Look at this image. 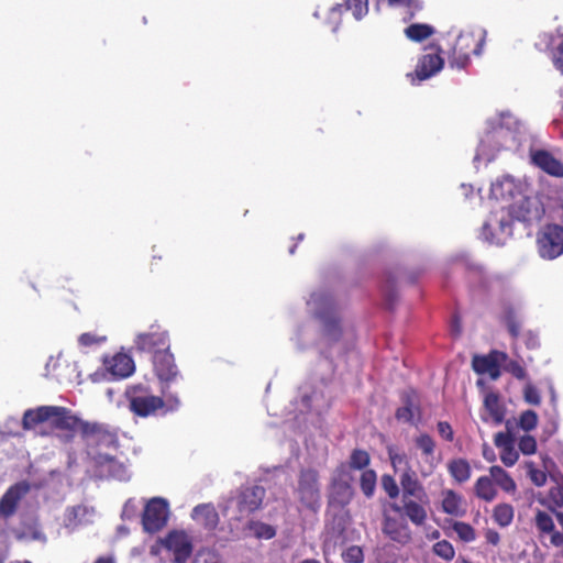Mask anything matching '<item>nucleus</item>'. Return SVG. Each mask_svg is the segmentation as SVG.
Here are the masks:
<instances>
[{
	"mask_svg": "<svg viewBox=\"0 0 563 563\" xmlns=\"http://www.w3.org/2000/svg\"><path fill=\"white\" fill-rule=\"evenodd\" d=\"M80 419L69 409L60 406H40L23 413L22 428L34 430L40 435H49L54 431L74 432L79 428Z\"/></svg>",
	"mask_w": 563,
	"mask_h": 563,
	"instance_id": "nucleus-1",
	"label": "nucleus"
},
{
	"mask_svg": "<svg viewBox=\"0 0 563 563\" xmlns=\"http://www.w3.org/2000/svg\"><path fill=\"white\" fill-rule=\"evenodd\" d=\"M296 498L311 512H318L321 507L320 473L313 467H302L297 475V486L294 490Z\"/></svg>",
	"mask_w": 563,
	"mask_h": 563,
	"instance_id": "nucleus-2",
	"label": "nucleus"
},
{
	"mask_svg": "<svg viewBox=\"0 0 563 563\" xmlns=\"http://www.w3.org/2000/svg\"><path fill=\"white\" fill-rule=\"evenodd\" d=\"M266 490L260 485L241 486L228 500L227 510L232 509V519L242 521L263 507Z\"/></svg>",
	"mask_w": 563,
	"mask_h": 563,
	"instance_id": "nucleus-3",
	"label": "nucleus"
},
{
	"mask_svg": "<svg viewBox=\"0 0 563 563\" xmlns=\"http://www.w3.org/2000/svg\"><path fill=\"white\" fill-rule=\"evenodd\" d=\"M485 41V31L462 32L452 48L449 64L454 68H465L470 63V55H479Z\"/></svg>",
	"mask_w": 563,
	"mask_h": 563,
	"instance_id": "nucleus-4",
	"label": "nucleus"
},
{
	"mask_svg": "<svg viewBox=\"0 0 563 563\" xmlns=\"http://www.w3.org/2000/svg\"><path fill=\"white\" fill-rule=\"evenodd\" d=\"M353 475L345 472L344 466H336L332 473L328 492V506L346 507L354 497Z\"/></svg>",
	"mask_w": 563,
	"mask_h": 563,
	"instance_id": "nucleus-5",
	"label": "nucleus"
},
{
	"mask_svg": "<svg viewBox=\"0 0 563 563\" xmlns=\"http://www.w3.org/2000/svg\"><path fill=\"white\" fill-rule=\"evenodd\" d=\"M311 300L317 306V316L323 322L324 338L330 346L342 335L333 302L329 297L317 294L312 295Z\"/></svg>",
	"mask_w": 563,
	"mask_h": 563,
	"instance_id": "nucleus-6",
	"label": "nucleus"
},
{
	"mask_svg": "<svg viewBox=\"0 0 563 563\" xmlns=\"http://www.w3.org/2000/svg\"><path fill=\"white\" fill-rule=\"evenodd\" d=\"M134 349L139 353H148L152 356L170 349L168 332L158 324H152L147 331L136 334Z\"/></svg>",
	"mask_w": 563,
	"mask_h": 563,
	"instance_id": "nucleus-7",
	"label": "nucleus"
},
{
	"mask_svg": "<svg viewBox=\"0 0 563 563\" xmlns=\"http://www.w3.org/2000/svg\"><path fill=\"white\" fill-rule=\"evenodd\" d=\"M129 409L137 417L146 418L163 409L165 401L159 396L148 395L146 389L141 386H134L128 391Z\"/></svg>",
	"mask_w": 563,
	"mask_h": 563,
	"instance_id": "nucleus-8",
	"label": "nucleus"
},
{
	"mask_svg": "<svg viewBox=\"0 0 563 563\" xmlns=\"http://www.w3.org/2000/svg\"><path fill=\"white\" fill-rule=\"evenodd\" d=\"M537 246L540 256L544 260H554L563 254V227L547 224L537 236Z\"/></svg>",
	"mask_w": 563,
	"mask_h": 563,
	"instance_id": "nucleus-9",
	"label": "nucleus"
},
{
	"mask_svg": "<svg viewBox=\"0 0 563 563\" xmlns=\"http://www.w3.org/2000/svg\"><path fill=\"white\" fill-rule=\"evenodd\" d=\"M168 519V504L161 497L152 498L145 506L142 515L143 529L146 532L155 533L162 530Z\"/></svg>",
	"mask_w": 563,
	"mask_h": 563,
	"instance_id": "nucleus-10",
	"label": "nucleus"
},
{
	"mask_svg": "<svg viewBox=\"0 0 563 563\" xmlns=\"http://www.w3.org/2000/svg\"><path fill=\"white\" fill-rule=\"evenodd\" d=\"M152 365L154 374L162 383V393L166 395V389L169 387V384L179 375V371L170 349L152 356Z\"/></svg>",
	"mask_w": 563,
	"mask_h": 563,
	"instance_id": "nucleus-11",
	"label": "nucleus"
},
{
	"mask_svg": "<svg viewBox=\"0 0 563 563\" xmlns=\"http://www.w3.org/2000/svg\"><path fill=\"white\" fill-rule=\"evenodd\" d=\"M508 360L505 352L492 350L486 355H474L472 358V367L479 375L487 374L493 380L500 377V365Z\"/></svg>",
	"mask_w": 563,
	"mask_h": 563,
	"instance_id": "nucleus-12",
	"label": "nucleus"
},
{
	"mask_svg": "<svg viewBox=\"0 0 563 563\" xmlns=\"http://www.w3.org/2000/svg\"><path fill=\"white\" fill-rule=\"evenodd\" d=\"M78 431L84 439L93 440L98 444L112 445L118 441L115 429L106 423L80 420Z\"/></svg>",
	"mask_w": 563,
	"mask_h": 563,
	"instance_id": "nucleus-13",
	"label": "nucleus"
},
{
	"mask_svg": "<svg viewBox=\"0 0 563 563\" xmlns=\"http://www.w3.org/2000/svg\"><path fill=\"white\" fill-rule=\"evenodd\" d=\"M399 482L402 489V501L418 500L421 504H429L427 492L419 482L415 471L411 468L406 470L400 475Z\"/></svg>",
	"mask_w": 563,
	"mask_h": 563,
	"instance_id": "nucleus-14",
	"label": "nucleus"
},
{
	"mask_svg": "<svg viewBox=\"0 0 563 563\" xmlns=\"http://www.w3.org/2000/svg\"><path fill=\"white\" fill-rule=\"evenodd\" d=\"M164 547L173 552L175 563H187L192 553L191 541L185 532H169L164 540Z\"/></svg>",
	"mask_w": 563,
	"mask_h": 563,
	"instance_id": "nucleus-15",
	"label": "nucleus"
},
{
	"mask_svg": "<svg viewBox=\"0 0 563 563\" xmlns=\"http://www.w3.org/2000/svg\"><path fill=\"white\" fill-rule=\"evenodd\" d=\"M415 445L421 451V454L424 457V464L419 468L420 475L422 477H428L434 472L438 465L434 459L437 448L435 441L430 434L421 433L415 438Z\"/></svg>",
	"mask_w": 563,
	"mask_h": 563,
	"instance_id": "nucleus-16",
	"label": "nucleus"
},
{
	"mask_svg": "<svg viewBox=\"0 0 563 563\" xmlns=\"http://www.w3.org/2000/svg\"><path fill=\"white\" fill-rule=\"evenodd\" d=\"M498 318L506 325L509 335L514 340H517L521 330V322L519 320L517 306L507 298L500 299Z\"/></svg>",
	"mask_w": 563,
	"mask_h": 563,
	"instance_id": "nucleus-17",
	"label": "nucleus"
},
{
	"mask_svg": "<svg viewBox=\"0 0 563 563\" xmlns=\"http://www.w3.org/2000/svg\"><path fill=\"white\" fill-rule=\"evenodd\" d=\"M531 162L534 166L550 176L563 177V163L545 150L530 151Z\"/></svg>",
	"mask_w": 563,
	"mask_h": 563,
	"instance_id": "nucleus-18",
	"label": "nucleus"
},
{
	"mask_svg": "<svg viewBox=\"0 0 563 563\" xmlns=\"http://www.w3.org/2000/svg\"><path fill=\"white\" fill-rule=\"evenodd\" d=\"M29 484L25 482L10 486L0 499V515L11 517L18 507L21 498L29 492Z\"/></svg>",
	"mask_w": 563,
	"mask_h": 563,
	"instance_id": "nucleus-19",
	"label": "nucleus"
},
{
	"mask_svg": "<svg viewBox=\"0 0 563 563\" xmlns=\"http://www.w3.org/2000/svg\"><path fill=\"white\" fill-rule=\"evenodd\" d=\"M191 518L205 530L213 532L220 522L219 514L212 503L199 504L191 512Z\"/></svg>",
	"mask_w": 563,
	"mask_h": 563,
	"instance_id": "nucleus-20",
	"label": "nucleus"
},
{
	"mask_svg": "<svg viewBox=\"0 0 563 563\" xmlns=\"http://www.w3.org/2000/svg\"><path fill=\"white\" fill-rule=\"evenodd\" d=\"M104 366L108 372L119 378L128 377L134 372L133 360L124 353H118L109 358H104Z\"/></svg>",
	"mask_w": 563,
	"mask_h": 563,
	"instance_id": "nucleus-21",
	"label": "nucleus"
},
{
	"mask_svg": "<svg viewBox=\"0 0 563 563\" xmlns=\"http://www.w3.org/2000/svg\"><path fill=\"white\" fill-rule=\"evenodd\" d=\"M443 67V59L438 53L423 55L416 68V76L424 80L435 75Z\"/></svg>",
	"mask_w": 563,
	"mask_h": 563,
	"instance_id": "nucleus-22",
	"label": "nucleus"
},
{
	"mask_svg": "<svg viewBox=\"0 0 563 563\" xmlns=\"http://www.w3.org/2000/svg\"><path fill=\"white\" fill-rule=\"evenodd\" d=\"M383 531L388 538L400 544H407L411 540V531L409 527L393 518H387L385 520Z\"/></svg>",
	"mask_w": 563,
	"mask_h": 563,
	"instance_id": "nucleus-23",
	"label": "nucleus"
},
{
	"mask_svg": "<svg viewBox=\"0 0 563 563\" xmlns=\"http://www.w3.org/2000/svg\"><path fill=\"white\" fill-rule=\"evenodd\" d=\"M463 499L462 496L459 495L453 489H445L442 492V511L446 515L454 517H462L465 514V509H463Z\"/></svg>",
	"mask_w": 563,
	"mask_h": 563,
	"instance_id": "nucleus-24",
	"label": "nucleus"
},
{
	"mask_svg": "<svg viewBox=\"0 0 563 563\" xmlns=\"http://www.w3.org/2000/svg\"><path fill=\"white\" fill-rule=\"evenodd\" d=\"M371 463L369 453L363 449L352 450L347 462H342L338 466H344L347 474H352V471H365L368 470Z\"/></svg>",
	"mask_w": 563,
	"mask_h": 563,
	"instance_id": "nucleus-25",
	"label": "nucleus"
},
{
	"mask_svg": "<svg viewBox=\"0 0 563 563\" xmlns=\"http://www.w3.org/2000/svg\"><path fill=\"white\" fill-rule=\"evenodd\" d=\"M484 407L489 412L493 421L496 424H500L504 421L506 408L500 401V397L497 393L489 391L485 395Z\"/></svg>",
	"mask_w": 563,
	"mask_h": 563,
	"instance_id": "nucleus-26",
	"label": "nucleus"
},
{
	"mask_svg": "<svg viewBox=\"0 0 563 563\" xmlns=\"http://www.w3.org/2000/svg\"><path fill=\"white\" fill-rule=\"evenodd\" d=\"M489 476L494 484L500 487L505 493L515 494L517 485L514 478L503 467L493 465L489 467Z\"/></svg>",
	"mask_w": 563,
	"mask_h": 563,
	"instance_id": "nucleus-27",
	"label": "nucleus"
},
{
	"mask_svg": "<svg viewBox=\"0 0 563 563\" xmlns=\"http://www.w3.org/2000/svg\"><path fill=\"white\" fill-rule=\"evenodd\" d=\"M404 406L399 407L395 417L399 421L412 422L415 413L413 409L417 407V395L413 390L406 391L401 396Z\"/></svg>",
	"mask_w": 563,
	"mask_h": 563,
	"instance_id": "nucleus-28",
	"label": "nucleus"
},
{
	"mask_svg": "<svg viewBox=\"0 0 563 563\" xmlns=\"http://www.w3.org/2000/svg\"><path fill=\"white\" fill-rule=\"evenodd\" d=\"M476 497L486 503L493 501L497 496V489L490 476H481L474 484Z\"/></svg>",
	"mask_w": 563,
	"mask_h": 563,
	"instance_id": "nucleus-29",
	"label": "nucleus"
},
{
	"mask_svg": "<svg viewBox=\"0 0 563 563\" xmlns=\"http://www.w3.org/2000/svg\"><path fill=\"white\" fill-rule=\"evenodd\" d=\"M402 503L404 511L409 520L416 526L424 525L428 517L424 508L427 504H421L418 500H405Z\"/></svg>",
	"mask_w": 563,
	"mask_h": 563,
	"instance_id": "nucleus-30",
	"label": "nucleus"
},
{
	"mask_svg": "<svg viewBox=\"0 0 563 563\" xmlns=\"http://www.w3.org/2000/svg\"><path fill=\"white\" fill-rule=\"evenodd\" d=\"M448 471L457 483H465L471 478L472 468L465 459H454L449 462Z\"/></svg>",
	"mask_w": 563,
	"mask_h": 563,
	"instance_id": "nucleus-31",
	"label": "nucleus"
},
{
	"mask_svg": "<svg viewBox=\"0 0 563 563\" xmlns=\"http://www.w3.org/2000/svg\"><path fill=\"white\" fill-rule=\"evenodd\" d=\"M487 123L489 129L493 131H496L497 129L516 131L520 125L519 121L508 111L500 112L496 118L489 119Z\"/></svg>",
	"mask_w": 563,
	"mask_h": 563,
	"instance_id": "nucleus-32",
	"label": "nucleus"
},
{
	"mask_svg": "<svg viewBox=\"0 0 563 563\" xmlns=\"http://www.w3.org/2000/svg\"><path fill=\"white\" fill-rule=\"evenodd\" d=\"M515 516V509L510 504L500 503L493 509V519L501 528L511 525Z\"/></svg>",
	"mask_w": 563,
	"mask_h": 563,
	"instance_id": "nucleus-33",
	"label": "nucleus"
},
{
	"mask_svg": "<svg viewBox=\"0 0 563 563\" xmlns=\"http://www.w3.org/2000/svg\"><path fill=\"white\" fill-rule=\"evenodd\" d=\"M246 529L256 538L271 540L276 536V529L272 525L258 520H250Z\"/></svg>",
	"mask_w": 563,
	"mask_h": 563,
	"instance_id": "nucleus-34",
	"label": "nucleus"
},
{
	"mask_svg": "<svg viewBox=\"0 0 563 563\" xmlns=\"http://www.w3.org/2000/svg\"><path fill=\"white\" fill-rule=\"evenodd\" d=\"M377 483L376 472L372 468L362 471L360 476V488L365 497L372 498L375 494Z\"/></svg>",
	"mask_w": 563,
	"mask_h": 563,
	"instance_id": "nucleus-35",
	"label": "nucleus"
},
{
	"mask_svg": "<svg viewBox=\"0 0 563 563\" xmlns=\"http://www.w3.org/2000/svg\"><path fill=\"white\" fill-rule=\"evenodd\" d=\"M342 9L351 10L356 20L362 19L368 12V0H347L344 4H338L333 12H341Z\"/></svg>",
	"mask_w": 563,
	"mask_h": 563,
	"instance_id": "nucleus-36",
	"label": "nucleus"
},
{
	"mask_svg": "<svg viewBox=\"0 0 563 563\" xmlns=\"http://www.w3.org/2000/svg\"><path fill=\"white\" fill-rule=\"evenodd\" d=\"M533 522H534V526H536L538 532L541 536L550 534L551 532H554L555 525H554L553 518L547 511L538 509L536 511Z\"/></svg>",
	"mask_w": 563,
	"mask_h": 563,
	"instance_id": "nucleus-37",
	"label": "nucleus"
},
{
	"mask_svg": "<svg viewBox=\"0 0 563 563\" xmlns=\"http://www.w3.org/2000/svg\"><path fill=\"white\" fill-rule=\"evenodd\" d=\"M433 33V29L428 24H411L405 30L408 38L416 42H421Z\"/></svg>",
	"mask_w": 563,
	"mask_h": 563,
	"instance_id": "nucleus-38",
	"label": "nucleus"
},
{
	"mask_svg": "<svg viewBox=\"0 0 563 563\" xmlns=\"http://www.w3.org/2000/svg\"><path fill=\"white\" fill-rule=\"evenodd\" d=\"M544 505L552 514L558 512V509L563 508V489L559 486L552 487L548 494V503L542 500Z\"/></svg>",
	"mask_w": 563,
	"mask_h": 563,
	"instance_id": "nucleus-39",
	"label": "nucleus"
},
{
	"mask_svg": "<svg viewBox=\"0 0 563 563\" xmlns=\"http://www.w3.org/2000/svg\"><path fill=\"white\" fill-rule=\"evenodd\" d=\"M432 552L444 561H452L455 556V549L448 540H441L432 545Z\"/></svg>",
	"mask_w": 563,
	"mask_h": 563,
	"instance_id": "nucleus-40",
	"label": "nucleus"
},
{
	"mask_svg": "<svg viewBox=\"0 0 563 563\" xmlns=\"http://www.w3.org/2000/svg\"><path fill=\"white\" fill-rule=\"evenodd\" d=\"M452 528L459 538L464 542H472L476 539L475 529L467 522L455 521Z\"/></svg>",
	"mask_w": 563,
	"mask_h": 563,
	"instance_id": "nucleus-41",
	"label": "nucleus"
},
{
	"mask_svg": "<svg viewBox=\"0 0 563 563\" xmlns=\"http://www.w3.org/2000/svg\"><path fill=\"white\" fill-rule=\"evenodd\" d=\"M343 562L345 563H363L364 552L358 545H351L344 550L341 554Z\"/></svg>",
	"mask_w": 563,
	"mask_h": 563,
	"instance_id": "nucleus-42",
	"label": "nucleus"
},
{
	"mask_svg": "<svg viewBox=\"0 0 563 563\" xmlns=\"http://www.w3.org/2000/svg\"><path fill=\"white\" fill-rule=\"evenodd\" d=\"M519 427L525 431H531L538 426V415L533 410H526L519 417Z\"/></svg>",
	"mask_w": 563,
	"mask_h": 563,
	"instance_id": "nucleus-43",
	"label": "nucleus"
},
{
	"mask_svg": "<svg viewBox=\"0 0 563 563\" xmlns=\"http://www.w3.org/2000/svg\"><path fill=\"white\" fill-rule=\"evenodd\" d=\"M380 484L390 499H396L399 496V487L391 475L384 474L380 478Z\"/></svg>",
	"mask_w": 563,
	"mask_h": 563,
	"instance_id": "nucleus-44",
	"label": "nucleus"
},
{
	"mask_svg": "<svg viewBox=\"0 0 563 563\" xmlns=\"http://www.w3.org/2000/svg\"><path fill=\"white\" fill-rule=\"evenodd\" d=\"M346 520L343 517H334L333 521L327 526L328 534L332 538H340L345 533Z\"/></svg>",
	"mask_w": 563,
	"mask_h": 563,
	"instance_id": "nucleus-45",
	"label": "nucleus"
},
{
	"mask_svg": "<svg viewBox=\"0 0 563 563\" xmlns=\"http://www.w3.org/2000/svg\"><path fill=\"white\" fill-rule=\"evenodd\" d=\"M505 367L504 369L511 374L514 377H516L517 379H525L527 377V371L526 368L517 361L515 360H507L505 362Z\"/></svg>",
	"mask_w": 563,
	"mask_h": 563,
	"instance_id": "nucleus-46",
	"label": "nucleus"
},
{
	"mask_svg": "<svg viewBox=\"0 0 563 563\" xmlns=\"http://www.w3.org/2000/svg\"><path fill=\"white\" fill-rule=\"evenodd\" d=\"M527 467L529 478L536 486L541 487L547 483L548 476L545 472L536 468L532 462L528 463Z\"/></svg>",
	"mask_w": 563,
	"mask_h": 563,
	"instance_id": "nucleus-47",
	"label": "nucleus"
},
{
	"mask_svg": "<svg viewBox=\"0 0 563 563\" xmlns=\"http://www.w3.org/2000/svg\"><path fill=\"white\" fill-rule=\"evenodd\" d=\"M495 223L498 224L499 231L503 234L511 233V220L505 217H501L500 219L492 218L488 222L484 223L483 230L486 231L488 229H492Z\"/></svg>",
	"mask_w": 563,
	"mask_h": 563,
	"instance_id": "nucleus-48",
	"label": "nucleus"
},
{
	"mask_svg": "<svg viewBox=\"0 0 563 563\" xmlns=\"http://www.w3.org/2000/svg\"><path fill=\"white\" fill-rule=\"evenodd\" d=\"M519 450L525 455H530L537 451V441L532 435H523L518 443Z\"/></svg>",
	"mask_w": 563,
	"mask_h": 563,
	"instance_id": "nucleus-49",
	"label": "nucleus"
},
{
	"mask_svg": "<svg viewBox=\"0 0 563 563\" xmlns=\"http://www.w3.org/2000/svg\"><path fill=\"white\" fill-rule=\"evenodd\" d=\"M518 459L519 453L516 451L515 445L500 450V460L506 466L515 465Z\"/></svg>",
	"mask_w": 563,
	"mask_h": 563,
	"instance_id": "nucleus-50",
	"label": "nucleus"
},
{
	"mask_svg": "<svg viewBox=\"0 0 563 563\" xmlns=\"http://www.w3.org/2000/svg\"><path fill=\"white\" fill-rule=\"evenodd\" d=\"M523 398L526 402L539 406L541 404V396L537 387H534L532 384H528L523 388Z\"/></svg>",
	"mask_w": 563,
	"mask_h": 563,
	"instance_id": "nucleus-51",
	"label": "nucleus"
},
{
	"mask_svg": "<svg viewBox=\"0 0 563 563\" xmlns=\"http://www.w3.org/2000/svg\"><path fill=\"white\" fill-rule=\"evenodd\" d=\"M514 437L510 432H498L494 437V443L500 450L514 445Z\"/></svg>",
	"mask_w": 563,
	"mask_h": 563,
	"instance_id": "nucleus-52",
	"label": "nucleus"
},
{
	"mask_svg": "<svg viewBox=\"0 0 563 563\" xmlns=\"http://www.w3.org/2000/svg\"><path fill=\"white\" fill-rule=\"evenodd\" d=\"M393 7H406L410 10V16L421 8L419 0H387Z\"/></svg>",
	"mask_w": 563,
	"mask_h": 563,
	"instance_id": "nucleus-53",
	"label": "nucleus"
},
{
	"mask_svg": "<svg viewBox=\"0 0 563 563\" xmlns=\"http://www.w3.org/2000/svg\"><path fill=\"white\" fill-rule=\"evenodd\" d=\"M439 434L446 441L451 442L454 439V431L448 421H439L437 424Z\"/></svg>",
	"mask_w": 563,
	"mask_h": 563,
	"instance_id": "nucleus-54",
	"label": "nucleus"
},
{
	"mask_svg": "<svg viewBox=\"0 0 563 563\" xmlns=\"http://www.w3.org/2000/svg\"><path fill=\"white\" fill-rule=\"evenodd\" d=\"M554 66L563 73V41L556 46L553 52Z\"/></svg>",
	"mask_w": 563,
	"mask_h": 563,
	"instance_id": "nucleus-55",
	"label": "nucleus"
},
{
	"mask_svg": "<svg viewBox=\"0 0 563 563\" xmlns=\"http://www.w3.org/2000/svg\"><path fill=\"white\" fill-rule=\"evenodd\" d=\"M101 340L99 338H97L95 334L92 333H89V332H86V333H82L79 338H78V342L80 345L82 346H91L93 344H97L99 343Z\"/></svg>",
	"mask_w": 563,
	"mask_h": 563,
	"instance_id": "nucleus-56",
	"label": "nucleus"
},
{
	"mask_svg": "<svg viewBox=\"0 0 563 563\" xmlns=\"http://www.w3.org/2000/svg\"><path fill=\"white\" fill-rule=\"evenodd\" d=\"M485 540L490 545H498L500 542V536L499 533L494 529H487L484 533Z\"/></svg>",
	"mask_w": 563,
	"mask_h": 563,
	"instance_id": "nucleus-57",
	"label": "nucleus"
},
{
	"mask_svg": "<svg viewBox=\"0 0 563 563\" xmlns=\"http://www.w3.org/2000/svg\"><path fill=\"white\" fill-rule=\"evenodd\" d=\"M196 563H221V562L217 554L207 553L206 555L202 556V560L197 559Z\"/></svg>",
	"mask_w": 563,
	"mask_h": 563,
	"instance_id": "nucleus-58",
	"label": "nucleus"
},
{
	"mask_svg": "<svg viewBox=\"0 0 563 563\" xmlns=\"http://www.w3.org/2000/svg\"><path fill=\"white\" fill-rule=\"evenodd\" d=\"M551 536V543L555 547L563 545V533L555 531L550 533Z\"/></svg>",
	"mask_w": 563,
	"mask_h": 563,
	"instance_id": "nucleus-59",
	"label": "nucleus"
},
{
	"mask_svg": "<svg viewBox=\"0 0 563 563\" xmlns=\"http://www.w3.org/2000/svg\"><path fill=\"white\" fill-rule=\"evenodd\" d=\"M537 343H538V342H537V338H536L531 332H529V333H528V340H527V343H526V344H527V346H528L529 349H533V347H536V346H537Z\"/></svg>",
	"mask_w": 563,
	"mask_h": 563,
	"instance_id": "nucleus-60",
	"label": "nucleus"
},
{
	"mask_svg": "<svg viewBox=\"0 0 563 563\" xmlns=\"http://www.w3.org/2000/svg\"><path fill=\"white\" fill-rule=\"evenodd\" d=\"M394 300H395V294L393 290H388L386 292V301H387V306L389 309L393 308V305H394Z\"/></svg>",
	"mask_w": 563,
	"mask_h": 563,
	"instance_id": "nucleus-61",
	"label": "nucleus"
},
{
	"mask_svg": "<svg viewBox=\"0 0 563 563\" xmlns=\"http://www.w3.org/2000/svg\"><path fill=\"white\" fill-rule=\"evenodd\" d=\"M483 456H484L487 461H489V462H493V461L495 460V454H494V452H493V451H488V450H486V449H484V451H483Z\"/></svg>",
	"mask_w": 563,
	"mask_h": 563,
	"instance_id": "nucleus-62",
	"label": "nucleus"
},
{
	"mask_svg": "<svg viewBox=\"0 0 563 563\" xmlns=\"http://www.w3.org/2000/svg\"><path fill=\"white\" fill-rule=\"evenodd\" d=\"M95 563H114V560L111 556H100Z\"/></svg>",
	"mask_w": 563,
	"mask_h": 563,
	"instance_id": "nucleus-63",
	"label": "nucleus"
},
{
	"mask_svg": "<svg viewBox=\"0 0 563 563\" xmlns=\"http://www.w3.org/2000/svg\"><path fill=\"white\" fill-rule=\"evenodd\" d=\"M559 522V525L562 527L563 529V512L562 511H558V512H554L553 514Z\"/></svg>",
	"mask_w": 563,
	"mask_h": 563,
	"instance_id": "nucleus-64",
	"label": "nucleus"
}]
</instances>
